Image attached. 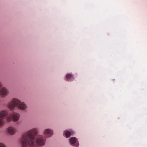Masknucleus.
<instances>
[{
	"label": "nucleus",
	"mask_w": 147,
	"mask_h": 147,
	"mask_svg": "<svg viewBox=\"0 0 147 147\" xmlns=\"http://www.w3.org/2000/svg\"><path fill=\"white\" fill-rule=\"evenodd\" d=\"M7 131L8 133L11 135L14 134L16 132L14 128L11 127H10L7 128Z\"/></svg>",
	"instance_id": "nucleus-7"
},
{
	"label": "nucleus",
	"mask_w": 147,
	"mask_h": 147,
	"mask_svg": "<svg viewBox=\"0 0 147 147\" xmlns=\"http://www.w3.org/2000/svg\"><path fill=\"white\" fill-rule=\"evenodd\" d=\"M2 86V84L0 82V88Z\"/></svg>",
	"instance_id": "nucleus-13"
},
{
	"label": "nucleus",
	"mask_w": 147,
	"mask_h": 147,
	"mask_svg": "<svg viewBox=\"0 0 147 147\" xmlns=\"http://www.w3.org/2000/svg\"><path fill=\"white\" fill-rule=\"evenodd\" d=\"M0 147H6L2 143H0Z\"/></svg>",
	"instance_id": "nucleus-12"
},
{
	"label": "nucleus",
	"mask_w": 147,
	"mask_h": 147,
	"mask_svg": "<svg viewBox=\"0 0 147 147\" xmlns=\"http://www.w3.org/2000/svg\"><path fill=\"white\" fill-rule=\"evenodd\" d=\"M73 78V77L71 74H68L66 76V78L67 80L69 81L70 79H71Z\"/></svg>",
	"instance_id": "nucleus-11"
},
{
	"label": "nucleus",
	"mask_w": 147,
	"mask_h": 147,
	"mask_svg": "<svg viewBox=\"0 0 147 147\" xmlns=\"http://www.w3.org/2000/svg\"><path fill=\"white\" fill-rule=\"evenodd\" d=\"M76 141V139L75 138H72L70 139V142L71 143L73 144H75Z\"/></svg>",
	"instance_id": "nucleus-10"
},
{
	"label": "nucleus",
	"mask_w": 147,
	"mask_h": 147,
	"mask_svg": "<svg viewBox=\"0 0 147 147\" xmlns=\"http://www.w3.org/2000/svg\"><path fill=\"white\" fill-rule=\"evenodd\" d=\"M18 109L22 110H25L27 108L26 105L24 102H21L17 107Z\"/></svg>",
	"instance_id": "nucleus-5"
},
{
	"label": "nucleus",
	"mask_w": 147,
	"mask_h": 147,
	"mask_svg": "<svg viewBox=\"0 0 147 147\" xmlns=\"http://www.w3.org/2000/svg\"><path fill=\"white\" fill-rule=\"evenodd\" d=\"M8 113L6 110H3L0 111V127L3 126L5 123L4 117H7L6 120L9 122L11 120V118L10 116H8Z\"/></svg>",
	"instance_id": "nucleus-2"
},
{
	"label": "nucleus",
	"mask_w": 147,
	"mask_h": 147,
	"mask_svg": "<svg viewBox=\"0 0 147 147\" xmlns=\"http://www.w3.org/2000/svg\"><path fill=\"white\" fill-rule=\"evenodd\" d=\"M64 134L65 136L67 138H68L70 137L71 133L68 131H66L64 132Z\"/></svg>",
	"instance_id": "nucleus-9"
},
{
	"label": "nucleus",
	"mask_w": 147,
	"mask_h": 147,
	"mask_svg": "<svg viewBox=\"0 0 147 147\" xmlns=\"http://www.w3.org/2000/svg\"><path fill=\"white\" fill-rule=\"evenodd\" d=\"M21 101L17 98H13L12 100V102H10L8 103L7 106L8 108L13 109L15 108V106L17 107Z\"/></svg>",
	"instance_id": "nucleus-3"
},
{
	"label": "nucleus",
	"mask_w": 147,
	"mask_h": 147,
	"mask_svg": "<svg viewBox=\"0 0 147 147\" xmlns=\"http://www.w3.org/2000/svg\"><path fill=\"white\" fill-rule=\"evenodd\" d=\"M37 129H32L23 134L20 139L22 147H28L29 145L31 147H42L45 145L46 138L43 136H38L35 143V136L37 134Z\"/></svg>",
	"instance_id": "nucleus-1"
},
{
	"label": "nucleus",
	"mask_w": 147,
	"mask_h": 147,
	"mask_svg": "<svg viewBox=\"0 0 147 147\" xmlns=\"http://www.w3.org/2000/svg\"><path fill=\"white\" fill-rule=\"evenodd\" d=\"M53 131L49 129H46L44 131V134L46 136L48 137H51L53 134Z\"/></svg>",
	"instance_id": "nucleus-6"
},
{
	"label": "nucleus",
	"mask_w": 147,
	"mask_h": 147,
	"mask_svg": "<svg viewBox=\"0 0 147 147\" xmlns=\"http://www.w3.org/2000/svg\"><path fill=\"white\" fill-rule=\"evenodd\" d=\"M20 115L18 113L14 114L12 116V118L14 121H18Z\"/></svg>",
	"instance_id": "nucleus-8"
},
{
	"label": "nucleus",
	"mask_w": 147,
	"mask_h": 147,
	"mask_svg": "<svg viewBox=\"0 0 147 147\" xmlns=\"http://www.w3.org/2000/svg\"><path fill=\"white\" fill-rule=\"evenodd\" d=\"M9 94L8 90L5 87H3L0 89V95L3 97L7 96Z\"/></svg>",
	"instance_id": "nucleus-4"
}]
</instances>
